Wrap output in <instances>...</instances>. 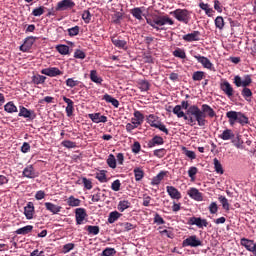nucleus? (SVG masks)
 Wrapping results in <instances>:
<instances>
[{"label":"nucleus","instance_id":"47","mask_svg":"<svg viewBox=\"0 0 256 256\" xmlns=\"http://www.w3.org/2000/svg\"><path fill=\"white\" fill-rule=\"evenodd\" d=\"M119 217H121V214L119 212H117V211L111 212L109 214L108 222L115 223V221H117V219H119Z\"/></svg>","mask_w":256,"mask_h":256},{"label":"nucleus","instance_id":"35","mask_svg":"<svg viewBox=\"0 0 256 256\" xmlns=\"http://www.w3.org/2000/svg\"><path fill=\"white\" fill-rule=\"evenodd\" d=\"M138 87L141 91H149L151 89V83L147 80H139Z\"/></svg>","mask_w":256,"mask_h":256},{"label":"nucleus","instance_id":"4","mask_svg":"<svg viewBox=\"0 0 256 256\" xmlns=\"http://www.w3.org/2000/svg\"><path fill=\"white\" fill-rule=\"evenodd\" d=\"M170 15H173V17H175L177 21L185 23V25H187L189 21H191V13H189V10L187 9H176L170 12Z\"/></svg>","mask_w":256,"mask_h":256},{"label":"nucleus","instance_id":"57","mask_svg":"<svg viewBox=\"0 0 256 256\" xmlns=\"http://www.w3.org/2000/svg\"><path fill=\"white\" fill-rule=\"evenodd\" d=\"M87 231L90 235H99V226H88Z\"/></svg>","mask_w":256,"mask_h":256},{"label":"nucleus","instance_id":"1","mask_svg":"<svg viewBox=\"0 0 256 256\" xmlns=\"http://www.w3.org/2000/svg\"><path fill=\"white\" fill-rule=\"evenodd\" d=\"M188 115H194L195 125L198 124L199 127H205L207 125V117L210 119L217 117L215 110H213V108L208 104H203L201 109L197 105H191L188 108Z\"/></svg>","mask_w":256,"mask_h":256},{"label":"nucleus","instance_id":"14","mask_svg":"<svg viewBox=\"0 0 256 256\" xmlns=\"http://www.w3.org/2000/svg\"><path fill=\"white\" fill-rule=\"evenodd\" d=\"M143 121H145V116L140 111L134 112V118L131 119L132 125H136L139 127V125H143Z\"/></svg>","mask_w":256,"mask_h":256},{"label":"nucleus","instance_id":"36","mask_svg":"<svg viewBox=\"0 0 256 256\" xmlns=\"http://www.w3.org/2000/svg\"><path fill=\"white\" fill-rule=\"evenodd\" d=\"M90 79L93 81V83H97L99 85L103 83V79L97 75V70H91Z\"/></svg>","mask_w":256,"mask_h":256},{"label":"nucleus","instance_id":"59","mask_svg":"<svg viewBox=\"0 0 256 256\" xmlns=\"http://www.w3.org/2000/svg\"><path fill=\"white\" fill-rule=\"evenodd\" d=\"M155 129H159V131H162L165 135H169V129H167V126L161 122L155 127Z\"/></svg>","mask_w":256,"mask_h":256},{"label":"nucleus","instance_id":"3","mask_svg":"<svg viewBox=\"0 0 256 256\" xmlns=\"http://www.w3.org/2000/svg\"><path fill=\"white\" fill-rule=\"evenodd\" d=\"M226 117L229 119L230 125L235 123H240L242 126L249 124V118L241 112L229 111L226 113Z\"/></svg>","mask_w":256,"mask_h":256},{"label":"nucleus","instance_id":"21","mask_svg":"<svg viewBox=\"0 0 256 256\" xmlns=\"http://www.w3.org/2000/svg\"><path fill=\"white\" fill-rule=\"evenodd\" d=\"M167 193L171 197V199H181V192L177 190V188L173 186H167Z\"/></svg>","mask_w":256,"mask_h":256},{"label":"nucleus","instance_id":"19","mask_svg":"<svg viewBox=\"0 0 256 256\" xmlns=\"http://www.w3.org/2000/svg\"><path fill=\"white\" fill-rule=\"evenodd\" d=\"M89 118L93 123H107V117L101 115V113L89 114Z\"/></svg>","mask_w":256,"mask_h":256},{"label":"nucleus","instance_id":"17","mask_svg":"<svg viewBox=\"0 0 256 256\" xmlns=\"http://www.w3.org/2000/svg\"><path fill=\"white\" fill-rule=\"evenodd\" d=\"M35 214V206L33 202H28L27 206L24 207V215L26 219H33V215Z\"/></svg>","mask_w":256,"mask_h":256},{"label":"nucleus","instance_id":"26","mask_svg":"<svg viewBox=\"0 0 256 256\" xmlns=\"http://www.w3.org/2000/svg\"><path fill=\"white\" fill-rule=\"evenodd\" d=\"M219 138L223 141H229L231 139H235V133H233V130L231 129H226L219 135Z\"/></svg>","mask_w":256,"mask_h":256},{"label":"nucleus","instance_id":"20","mask_svg":"<svg viewBox=\"0 0 256 256\" xmlns=\"http://www.w3.org/2000/svg\"><path fill=\"white\" fill-rule=\"evenodd\" d=\"M63 101L67 103L66 107V115L67 117H71L73 115V111H75L73 100L67 98L66 96L63 97Z\"/></svg>","mask_w":256,"mask_h":256},{"label":"nucleus","instance_id":"61","mask_svg":"<svg viewBox=\"0 0 256 256\" xmlns=\"http://www.w3.org/2000/svg\"><path fill=\"white\" fill-rule=\"evenodd\" d=\"M209 211L212 215H215V213H217V211H219V207L217 206L216 202H212L209 206Z\"/></svg>","mask_w":256,"mask_h":256},{"label":"nucleus","instance_id":"8","mask_svg":"<svg viewBox=\"0 0 256 256\" xmlns=\"http://www.w3.org/2000/svg\"><path fill=\"white\" fill-rule=\"evenodd\" d=\"M188 225H196L199 229H203V227L209 225V222H207V219H202L201 217H191L188 220Z\"/></svg>","mask_w":256,"mask_h":256},{"label":"nucleus","instance_id":"24","mask_svg":"<svg viewBox=\"0 0 256 256\" xmlns=\"http://www.w3.org/2000/svg\"><path fill=\"white\" fill-rule=\"evenodd\" d=\"M45 207L47 209V211H50V213H53V215H57L58 213H61V206H57L51 202H46Z\"/></svg>","mask_w":256,"mask_h":256},{"label":"nucleus","instance_id":"30","mask_svg":"<svg viewBox=\"0 0 256 256\" xmlns=\"http://www.w3.org/2000/svg\"><path fill=\"white\" fill-rule=\"evenodd\" d=\"M165 175H167V172L161 171L157 176H155L152 179L151 185H159L163 179H165Z\"/></svg>","mask_w":256,"mask_h":256},{"label":"nucleus","instance_id":"11","mask_svg":"<svg viewBox=\"0 0 256 256\" xmlns=\"http://www.w3.org/2000/svg\"><path fill=\"white\" fill-rule=\"evenodd\" d=\"M220 89L225 93V95H227V97H233V93H234L233 87L227 80H224L220 84Z\"/></svg>","mask_w":256,"mask_h":256},{"label":"nucleus","instance_id":"38","mask_svg":"<svg viewBox=\"0 0 256 256\" xmlns=\"http://www.w3.org/2000/svg\"><path fill=\"white\" fill-rule=\"evenodd\" d=\"M4 111H6L7 113H17V106H15L13 102H8L4 106Z\"/></svg>","mask_w":256,"mask_h":256},{"label":"nucleus","instance_id":"13","mask_svg":"<svg viewBox=\"0 0 256 256\" xmlns=\"http://www.w3.org/2000/svg\"><path fill=\"white\" fill-rule=\"evenodd\" d=\"M77 225H83L85 217H87V212L84 208H77L75 211Z\"/></svg>","mask_w":256,"mask_h":256},{"label":"nucleus","instance_id":"23","mask_svg":"<svg viewBox=\"0 0 256 256\" xmlns=\"http://www.w3.org/2000/svg\"><path fill=\"white\" fill-rule=\"evenodd\" d=\"M163 143H165L163 137L156 135L148 142V147L149 149H152V147H157V145H163Z\"/></svg>","mask_w":256,"mask_h":256},{"label":"nucleus","instance_id":"5","mask_svg":"<svg viewBox=\"0 0 256 256\" xmlns=\"http://www.w3.org/2000/svg\"><path fill=\"white\" fill-rule=\"evenodd\" d=\"M173 113L174 115H177L178 119H181L183 117L184 121H188V125H190L191 127H193V125H195V118L194 115H189V110L185 112H183L181 110V105H176L173 108Z\"/></svg>","mask_w":256,"mask_h":256},{"label":"nucleus","instance_id":"16","mask_svg":"<svg viewBox=\"0 0 256 256\" xmlns=\"http://www.w3.org/2000/svg\"><path fill=\"white\" fill-rule=\"evenodd\" d=\"M195 59H197L198 63H201V65L205 68V69H213V63H211V60H209V58L205 57V56H194Z\"/></svg>","mask_w":256,"mask_h":256},{"label":"nucleus","instance_id":"6","mask_svg":"<svg viewBox=\"0 0 256 256\" xmlns=\"http://www.w3.org/2000/svg\"><path fill=\"white\" fill-rule=\"evenodd\" d=\"M253 83V79H251V75L244 76V79L242 80L240 76L234 77V85L236 87H244L247 88L249 85Z\"/></svg>","mask_w":256,"mask_h":256},{"label":"nucleus","instance_id":"43","mask_svg":"<svg viewBox=\"0 0 256 256\" xmlns=\"http://www.w3.org/2000/svg\"><path fill=\"white\" fill-rule=\"evenodd\" d=\"M107 164L111 169H115L117 167V160L115 159V156L113 154H110L107 159Z\"/></svg>","mask_w":256,"mask_h":256},{"label":"nucleus","instance_id":"53","mask_svg":"<svg viewBox=\"0 0 256 256\" xmlns=\"http://www.w3.org/2000/svg\"><path fill=\"white\" fill-rule=\"evenodd\" d=\"M79 30H80L79 26H74L72 28H69L68 35L70 37H75V36L79 35Z\"/></svg>","mask_w":256,"mask_h":256},{"label":"nucleus","instance_id":"25","mask_svg":"<svg viewBox=\"0 0 256 256\" xmlns=\"http://www.w3.org/2000/svg\"><path fill=\"white\" fill-rule=\"evenodd\" d=\"M23 176L27 177L28 179H35V177H37V174L35 173V168H33L32 165H29L26 168H24Z\"/></svg>","mask_w":256,"mask_h":256},{"label":"nucleus","instance_id":"7","mask_svg":"<svg viewBox=\"0 0 256 256\" xmlns=\"http://www.w3.org/2000/svg\"><path fill=\"white\" fill-rule=\"evenodd\" d=\"M201 240L197 239L196 235L189 236L182 242L183 247H201Z\"/></svg>","mask_w":256,"mask_h":256},{"label":"nucleus","instance_id":"45","mask_svg":"<svg viewBox=\"0 0 256 256\" xmlns=\"http://www.w3.org/2000/svg\"><path fill=\"white\" fill-rule=\"evenodd\" d=\"M56 49L61 55H69V46L67 45H58Z\"/></svg>","mask_w":256,"mask_h":256},{"label":"nucleus","instance_id":"31","mask_svg":"<svg viewBox=\"0 0 256 256\" xmlns=\"http://www.w3.org/2000/svg\"><path fill=\"white\" fill-rule=\"evenodd\" d=\"M33 231V226L27 225L16 230L17 235H29Z\"/></svg>","mask_w":256,"mask_h":256},{"label":"nucleus","instance_id":"51","mask_svg":"<svg viewBox=\"0 0 256 256\" xmlns=\"http://www.w3.org/2000/svg\"><path fill=\"white\" fill-rule=\"evenodd\" d=\"M62 145L63 147H66V149H75V147H77V143L70 140H64Z\"/></svg>","mask_w":256,"mask_h":256},{"label":"nucleus","instance_id":"15","mask_svg":"<svg viewBox=\"0 0 256 256\" xmlns=\"http://www.w3.org/2000/svg\"><path fill=\"white\" fill-rule=\"evenodd\" d=\"M201 37V32L199 31H193L192 33L186 34L182 37L184 41H187V43H191L193 41H199Z\"/></svg>","mask_w":256,"mask_h":256},{"label":"nucleus","instance_id":"34","mask_svg":"<svg viewBox=\"0 0 256 256\" xmlns=\"http://www.w3.org/2000/svg\"><path fill=\"white\" fill-rule=\"evenodd\" d=\"M213 163H214V169H215L216 173L223 175L225 173V170H223V165L221 164L219 159L214 158Z\"/></svg>","mask_w":256,"mask_h":256},{"label":"nucleus","instance_id":"55","mask_svg":"<svg viewBox=\"0 0 256 256\" xmlns=\"http://www.w3.org/2000/svg\"><path fill=\"white\" fill-rule=\"evenodd\" d=\"M82 19L85 23H91V12L89 10H85L82 13Z\"/></svg>","mask_w":256,"mask_h":256},{"label":"nucleus","instance_id":"63","mask_svg":"<svg viewBox=\"0 0 256 256\" xmlns=\"http://www.w3.org/2000/svg\"><path fill=\"white\" fill-rule=\"evenodd\" d=\"M197 171H198L197 167L195 166L190 167L188 170L189 177L193 179L197 175Z\"/></svg>","mask_w":256,"mask_h":256},{"label":"nucleus","instance_id":"28","mask_svg":"<svg viewBox=\"0 0 256 256\" xmlns=\"http://www.w3.org/2000/svg\"><path fill=\"white\" fill-rule=\"evenodd\" d=\"M160 122H161V120H159V118L157 116H155V114H150L147 117V123L150 125V127L156 128Z\"/></svg>","mask_w":256,"mask_h":256},{"label":"nucleus","instance_id":"2","mask_svg":"<svg viewBox=\"0 0 256 256\" xmlns=\"http://www.w3.org/2000/svg\"><path fill=\"white\" fill-rule=\"evenodd\" d=\"M146 22L148 25H150V27H153V29H156V31H161V29L163 28H159V27H163V25H174V21L167 17V16H156L154 18H146Z\"/></svg>","mask_w":256,"mask_h":256},{"label":"nucleus","instance_id":"60","mask_svg":"<svg viewBox=\"0 0 256 256\" xmlns=\"http://www.w3.org/2000/svg\"><path fill=\"white\" fill-rule=\"evenodd\" d=\"M165 153L166 151L164 148L154 150L155 157H159V159H162V157H165Z\"/></svg>","mask_w":256,"mask_h":256},{"label":"nucleus","instance_id":"18","mask_svg":"<svg viewBox=\"0 0 256 256\" xmlns=\"http://www.w3.org/2000/svg\"><path fill=\"white\" fill-rule=\"evenodd\" d=\"M240 244L242 245V247H245V249L247 251H249L250 253H251V251L255 250V249H253V247H255V241H253L251 239L241 238Z\"/></svg>","mask_w":256,"mask_h":256},{"label":"nucleus","instance_id":"12","mask_svg":"<svg viewBox=\"0 0 256 256\" xmlns=\"http://www.w3.org/2000/svg\"><path fill=\"white\" fill-rule=\"evenodd\" d=\"M33 43H35V37L29 36L25 39L24 43L20 46V51L23 53H27L31 47H33Z\"/></svg>","mask_w":256,"mask_h":256},{"label":"nucleus","instance_id":"9","mask_svg":"<svg viewBox=\"0 0 256 256\" xmlns=\"http://www.w3.org/2000/svg\"><path fill=\"white\" fill-rule=\"evenodd\" d=\"M75 2L73 0H62L57 3L56 11H67V9H73Z\"/></svg>","mask_w":256,"mask_h":256},{"label":"nucleus","instance_id":"10","mask_svg":"<svg viewBox=\"0 0 256 256\" xmlns=\"http://www.w3.org/2000/svg\"><path fill=\"white\" fill-rule=\"evenodd\" d=\"M42 75H47L48 77H57L63 75V72L57 67L45 68L41 71Z\"/></svg>","mask_w":256,"mask_h":256},{"label":"nucleus","instance_id":"22","mask_svg":"<svg viewBox=\"0 0 256 256\" xmlns=\"http://www.w3.org/2000/svg\"><path fill=\"white\" fill-rule=\"evenodd\" d=\"M188 195L189 197H191V199H194L195 201H201L203 199V194L199 192L197 188H191L188 191Z\"/></svg>","mask_w":256,"mask_h":256},{"label":"nucleus","instance_id":"37","mask_svg":"<svg viewBox=\"0 0 256 256\" xmlns=\"http://www.w3.org/2000/svg\"><path fill=\"white\" fill-rule=\"evenodd\" d=\"M77 183L78 185H81V183H83L85 189H93V182H91V180L87 179L86 177H83L81 180H78Z\"/></svg>","mask_w":256,"mask_h":256},{"label":"nucleus","instance_id":"32","mask_svg":"<svg viewBox=\"0 0 256 256\" xmlns=\"http://www.w3.org/2000/svg\"><path fill=\"white\" fill-rule=\"evenodd\" d=\"M46 80L47 77L39 74L32 76V83H34V85H43V83H45Z\"/></svg>","mask_w":256,"mask_h":256},{"label":"nucleus","instance_id":"62","mask_svg":"<svg viewBox=\"0 0 256 256\" xmlns=\"http://www.w3.org/2000/svg\"><path fill=\"white\" fill-rule=\"evenodd\" d=\"M112 191H120L121 189V181L115 180L111 185Z\"/></svg>","mask_w":256,"mask_h":256},{"label":"nucleus","instance_id":"50","mask_svg":"<svg viewBox=\"0 0 256 256\" xmlns=\"http://www.w3.org/2000/svg\"><path fill=\"white\" fill-rule=\"evenodd\" d=\"M43 13H45V7L43 6H40L38 8H35L33 11H32V15L34 17H41V15H43Z\"/></svg>","mask_w":256,"mask_h":256},{"label":"nucleus","instance_id":"52","mask_svg":"<svg viewBox=\"0 0 256 256\" xmlns=\"http://www.w3.org/2000/svg\"><path fill=\"white\" fill-rule=\"evenodd\" d=\"M219 201L222 204L223 209L229 211V200L225 198V196H219Z\"/></svg>","mask_w":256,"mask_h":256},{"label":"nucleus","instance_id":"41","mask_svg":"<svg viewBox=\"0 0 256 256\" xmlns=\"http://www.w3.org/2000/svg\"><path fill=\"white\" fill-rule=\"evenodd\" d=\"M129 207H131V202L124 200V201H120L118 204V210L121 211V213H123V211H125V209H129Z\"/></svg>","mask_w":256,"mask_h":256},{"label":"nucleus","instance_id":"54","mask_svg":"<svg viewBox=\"0 0 256 256\" xmlns=\"http://www.w3.org/2000/svg\"><path fill=\"white\" fill-rule=\"evenodd\" d=\"M242 97H244L247 101H249V97H253V92L249 88H243Z\"/></svg>","mask_w":256,"mask_h":256},{"label":"nucleus","instance_id":"29","mask_svg":"<svg viewBox=\"0 0 256 256\" xmlns=\"http://www.w3.org/2000/svg\"><path fill=\"white\" fill-rule=\"evenodd\" d=\"M104 101H106V103H111V105H113V107H116V109L119 107V100L113 98L111 95L109 94H105L103 96Z\"/></svg>","mask_w":256,"mask_h":256},{"label":"nucleus","instance_id":"58","mask_svg":"<svg viewBox=\"0 0 256 256\" xmlns=\"http://www.w3.org/2000/svg\"><path fill=\"white\" fill-rule=\"evenodd\" d=\"M116 253H117V251L115 250V248H106L102 252V255L103 256H115Z\"/></svg>","mask_w":256,"mask_h":256},{"label":"nucleus","instance_id":"49","mask_svg":"<svg viewBox=\"0 0 256 256\" xmlns=\"http://www.w3.org/2000/svg\"><path fill=\"white\" fill-rule=\"evenodd\" d=\"M134 174H135L136 181H141V179H143V177L145 175V173L141 170V168H135Z\"/></svg>","mask_w":256,"mask_h":256},{"label":"nucleus","instance_id":"39","mask_svg":"<svg viewBox=\"0 0 256 256\" xmlns=\"http://www.w3.org/2000/svg\"><path fill=\"white\" fill-rule=\"evenodd\" d=\"M69 207H79L81 205V200L70 196L67 200Z\"/></svg>","mask_w":256,"mask_h":256},{"label":"nucleus","instance_id":"42","mask_svg":"<svg viewBox=\"0 0 256 256\" xmlns=\"http://www.w3.org/2000/svg\"><path fill=\"white\" fill-rule=\"evenodd\" d=\"M193 81H202V79H205V72L203 71H196L192 75Z\"/></svg>","mask_w":256,"mask_h":256},{"label":"nucleus","instance_id":"44","mask_svg":"<svg viewBox=\"0 0 256 256\" xmlns=\"http://www.w3.org/2000/svg\"><path fill=\"white\" fill-rule=\"evenodd\" d=\"M19 117H25L26 119H31V111L25 107L20 108Z\"/></svg>","mask_w":256,"mask_h":256},{"label":"nucleus","instance_id":"46","mask_svg":"<svg viewBox=\"0 0 256 256\" xmlns=\"http://www.w3.org/2000/svg\"><path fill=\"white\" fill-rule=\"evenodd\" d=\"M105 173V170H101L99 173L96 174V179H98L100 183H107V175Z\"/></svg>","mask_w":256,"mask_h":256},{"label":"nucleus","instance_id":"27","mask_svg":"<svg viewBox=\"0 0 256 256\" xmlns=\"http://www.w3.org/2000/svg\"><path fill=\"white\" fill-rule=\"evenodd\" d=\"M111 41L115 47H118V49H127V41L125 40H120L117 37H112Z\"/></svg>","mask_w":256,"mask_h":256},{"label":"nucleus","instance_id":"48","mask_svg":"<svg viewBox=\"0 0 256 256\" xmlns=\"http://www.w3.org/2000/svg\"><path fill=\"white\" fill-rule=\"evenodd\" d=\"M215 26L217 29H223L225 27V20L221 16L216 17Z\"/></svg>","mask_w":256,"mask_h":256},{"label":"nucleus","instance_id":"33","mask_svg":"<svg viewBox=\"0 0 256 256\" xmlns=\"http://www.w3.org/2000/svg\"><path fill=\"white\" fill-rule=\"evenodd\" d=\"M131 15H133V17H135V19H138V21H142L143 20V10H141V8L137 7V8H133L130 11Z\"/></svg>","mask_w":256,"mask_h":256},{"label":"nucleus","instance_id":"56","mask_svg":"<svg viewBox=\"0 0 256 256\" xmlns=\"http://www.w3.org/2000/svg\"><path fill=\"white\" fill-rule=\"evenodd\" d=\"M66 85H67V87H70L71 89H73V87H77V85H79V81H77L73 78H68L66 80Z\"/></svg>","mask_w":256,"mask_h":256},{"label":"nucleus","instance_id":"40","mask_svg":"<svg viewBox=\"0 0 256 256\" xmlns=\"http://www.w3.org/2000/svg\"><path fill=\"white\" fill-rule=\"evenodd\" d=\"M174 57H178V59H187V54L185 53V50L181 48H177L175 51H173Z\"/></svg>","mask_w":256,"mask_h":256},{"label":"nucleus","instance_id":"64","mask_svg":"<svg viewBox=\"0 0 256 256\" xmlns=\"http://www.w3.org/2000/svg\"><path fill=\"white\" fill-rule=\"evenodd\" d=\"M74 57L75 59H85L86 55L85 52H83V50H76L74 53Z\"/></svg>","mask_w":256,"mask_h":256}]
</instances>
